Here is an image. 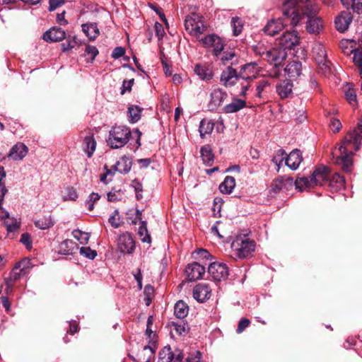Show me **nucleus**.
<instances>
[{
    "label": "nucleus",
    "mask_w": 362,
    "mask_h": 362,
    "mask_svg": "<svg viewBox=\"0 0 362 362\" xmlns=\"http://www.w3.org/2000/svg\"><path fill=\"white\" fill-rule=\"evenodd\" d=\"M281 10L292 25L306 23L309 33L317 34L322 28V19L317 16V8L308 0H283Z\"/></svg>",
    "instance_id": "f257e3e1"
},
{
    "label": "nucleus",
    "mask_w": 362,
    "mask_h": 362,
    "mask_svg": "<svg viewBox=\"0 0 362 362\" xmlns=\"http://www.w3.org/2000/svg\"><path fill=\"white\" fill-rule=\"evenodd\" d=\"M330 172L329 168L321 165L315 168L312 175L308 177H299L295 182V186L300 191L306 188L314 187L315 186H324L327 185L329 180Z\"/></svg>",
    "instance_id": "f03ea898"
},
{
    "label": "nucleus",
    "mask_w": 362,
    "mask_h": 362,
    "mask_svg": "<svg viewBox=\"0 0 362 362\" xmlns=\"http://www.w3.org/2000/svg\"><path fill=\"white\" fill-rule=\"evenodd\" d=\"M255 243L247 236H237L231 243L232 255L235 259H245L255 251Z\"/></svg>",
    "instance_id": "7ed1b4c3"
},
{
    "label": "nucleus",
    "mask_w": 362,
    "mask_h": 362,
    "mask_svg": "<svg viewBox=\"0 0 362 362\" xmlns=\"http://www.w3.org/2000/svg\"><path fill=\"white\" fill-rule=\"evenodd\" d=\"M132 132L127 126H115L109 132L107 145L114 149L119 148L125 146L131 137Z\"/></svg>",
    "instance_id": "20e7f679"
},
{
    "label": "nucleus",
    "mask_w": 362,
    "mask_h": 362,
    "mask_svg": "<svg viewBox=\"0 0 362 362\" xmlns=\"http://www.w3.org/2000/svg\"><path fill=\"white\" fill-rule=\"evenodd\" d=\"M299 43L300 36L296 30H286L276 40V44L285 52L293 49Z\"/></svg>",
    "instance_id": "39448f33"
},
{
    "label": "nucleus",
    "mask_w": 362,
    "mask_h": 362,
    "mask_svg": "<svg viewBox=\"0 0 362 362\" xmlns=\"http://www.w3.org/2000/svg\"><path fill=\"white\" fill-rule=\"evenodd\" d=\"M208 272L214 281L226 280L229 274L228 268L224 263L213 262L208 267Z\"/></svg>",
    "instance_id": "423d86ee"
},
{
    "label": "nucleus",
    "mask_w": 362,
    "mask_h": 362,
    "mask_svg": "<svg viewBox=\"0 0 362 362\" xmlns=\"http://www.w3.org/2000/svg\"><path fill=\"white\" fill-rule=\"evenodd\" d=\"M261 66L256 62L247 63L241 66L239 76L241 79L254 80L261 71Z\"/></svg>",
    "instance_id": "0eeeda50"
},
{
    "label": "nucleus",
    "mask_w": 362,
    "mask_h": 362,
    "mask_svg": "<svg viewBox=\"0 0 362 362\" xmlns=\"http://www.w3.org/2000/svg\"><path fill=\"white\" fill-rule=\"evenodd\" d=\"M118 250L124 254H132L135 250V242L131 233L120 235L117 240Z\"/></svg>",
    "instance_id": "6e6552de"
},
{
    "label": "nucleus",
    "mask_w": 362,
    "mask_h": 362,
    "mask_svg": "<svg viewBox=\"0 0 362 362\" xmlns=\"http://www.w3.org/2000/svg\"><path fill=\"white\" fill-rule=\"evenodd\" d=\"M287 53L279 48H272L265 52V58L269 64H273L274 66H278L286 59Z\"/></svg>",
    "instance_id": "1a4fd4ad"
},
{
    "label": "nucleus",
    "mask_w": 362,
    "mask_h": 362,
    "mask_svg": "<svg viewBox=\"0 0 362 362\" xmlns=\"http://www.w3.org/2000/svg\"><path fill=\"white\" fill-rule=\"evenodd\" d=\"M221 81L226 87L233 86L237 82L240 81L239 76V71L238 72L235 69H233L231 66H228L225 70H223L220 77Z\"/></svg>",
    "instance_id": "9d476101"
},
{
    "label": "nucleus",
    "mask_w": 362,
    "mask_h": 362,
    "mask_svg": "<svg viewBox=\"0 0 362 362\" xmlns=\"http://www.w3.org/2000/svg\"><path fill=\"white\" fill-rule=\"evenodd\" d=\"M159 357L163 362H182L184 356L181 350L172 351L170 346H166L160 351Z\"/></svg>",
    "instance_id": "9b49d317"
},
{
    "label": "nucleus",
    "mask_w": 362,
    "mask_h": 362,
    "mask_svg": "<svg viewBox=\"0 0 362 362\" xmlns=\"http://www.w3.org/2000/svg\"><path fill=\"white\" fill-rule=\"evenodd\" d=\"M286 18L291 22V20L284 16V18H274L268 21L264 26V32L270 36H274L281 31L288 22H286Z\"/></svg>",
    "instance_id": "f8f14e48"
},
{
    "label": "nucleus",
    "mask_w": 362,
    "mask_h": 362,
    "mask_svg": "<svg viewBox=\"0 0 362 362\" xmlns=\"http://www.w3.org/2000/svg\"><path fill=\"white\" fill-rule=\"evenodd\" d=\"M185 273L189 281H194L202 278L205 273V267L194 262L187 265Z\"/></svg>",
    "instance_id": "ddd939ff"
},
{
    "label": "nucleus",
    "mask_w": 362,
    "mask_h": 362,
    "mask_svg": "<svg viewBox=\"0 0 362 362\" xmlns=\"http://www.w3.org/2000/svg\"><path fill=\"white\" fill-rule=\"evenodd\" d=\"M211 295V288L209 284L200 283L197 284L193 289L194 298L199 302L203 303L210 298Z\"/></svg>",
    "instance_id": "4468645a"
},
{
    "label": "nucleus",
    "mask_w": 362,
    "mask_h": 362,
    "mask_svg": "<svg viewBox=\"0 0 362 362\" xmlns=\"http://www.w3.org/2000/svg\"><path fill=\"white\" fill-rule=\"evenodd\" d=\"M42 38L49 42H59L66 38V33L61 28L54 26L43 34Z\"/></svg>",
    "instance_id": "2eb2a0df"
},
{
    "label": "nucleus",
    "mask_w": 362,
    "mask_h": 362,
    "mask_svg": "<svg viewBox=\"0 0 362 362\" xmlns=\"http://www.w3.org/2000/svg\"><path fill=\"white\" fill-rule=\"evenodd\" d=\"M353 16L349 11H342L335 19V25L338 31L346 30L352 21Z\"/></svg>",
    "instance_id": "dca6fc26"
},
{
    "label": "nucleus",
    "mask_w": 362,
    "mask_h": 362,
    "mask_svg": "<svg viewBox=\"0 0 362 362\" xmlns=\"http://www.w3.org/2000/svg\"><path fill=\"white\" fill-rule=\"evenodd\" d=\"M28 152V148L21 142L15 144L10 150L8 157L13 160L23 159Z\"/></svg>",
    "instance_id": "f3484780"
},
{
    "label": "nucleus",
    "mask_w": 362,
    "mask_h": 362,
    "mask_svg": "<svg viewBox=\"0 0 362 362\" xmlns=\"http://www.w3.org/2000/svg\"><path fill=\"white\" fill-rule=\"evenodd\" d=\"M29 262L23 259L16 264L15 267L9 274L8 277L14 280L16 282L18 281L23 276L25 275L28 272V264Z\"/></svg>",
    "instance_id": "a211bd4d"
},
{
    "label": "nucleus",
    "mask_w": 362,
    "mask_h": 362,
    "mask_svg": "<svg viewBox=\"0 0 362 362\" xmlns=\"http://www.w3.org/2000/svg\"><path fill=\"white\" fill-rule=\"evenodd\" d=\"M303 160L301 152L299 149L293 150L286 156V165L291 170H296Z\"/></svg>",
    "instance_id": "6ab92c4d"
},
{
    "label": "nucleus",
    "mask_w": 362,
    "mask_h": 362,
    "mask_svg": "<svg viewBox=\"0 0 362 362\" xmlns=\"http://www.w3.org/2000/svg\"><path fill=\"white\" fill-rule=\"evenodd\" d=\"M293 83L288 80L281 81L276 86V90L281 99L287 98L292 94Z\"/></svg>",
    "instance_id": "aec40b11"
},
{
    "label": "nucleus",
    "mask_w": 362,
    "mask_h": 362,
    "mask_svg": "<svg viewBox=\"0 0 362 362\" xmlns=\"http://www.w3.org/2000/svg\"><path fill=\"white\" fill-rule=\"evenodd\" d=\"M142 214L139 210L136 211V216L135 220H139L141 221V224L139 228L138 234L141 238V240L144 243H150L151 242V236L148 233L147 230V223L146 221H141Z\"/></svg>",
    "instance_id": "412c9836"
},
{
    "label": "nucleus",
    "mask_w": 362,
    "mask_h": 362,
    "mask_svg": "<svg viewBox=\"0 0 362 362\" xmlns=\"http://www.w3.org/2000/svg\"><path fill=\"white\" fill-rule=\"evenodd\" d=\"M194 71L202 81H209L214 77L212 69L206 65L197 64L194 66Z\"/></svg>",
    "instance_id": "4be33fe9"
},
{
    "label": "nucleus",
    "mask_w": 362,
    "mask_h": 362,
    "mask_svg": "<svg viewBox=\"0 0 362 362\" xmlns=\"http://www.w3.org/2000/svg\"><path fill=\"white\" fill-rule=\"evenodd\" d=\"M132 159L127 156L122 157L113 166L114 171H118L121 174H127L132 169Z\"/></svg>",
    "instance_id": "5701e85b"
},
{
    "label": "nucleus",
    "mask_w": 362,
    "mask_h": 362,
    "mask_svg": "<svg viewBox=\"0 0 362 362\" xmlns=\"http://www.w3.org/2000/svg\"><path fill=\"white\" fill-rule=\"evenodd\" d=\"M272 91V86L269 81L262 79L257 82L255 88V97L264 98Z\"/></svg>",
    "instance_id": "b1692460"
},
{
    "label": "nucleus",
    "mask_w": 362,
    "mask_h": 362,
    "mask_svg": "<svg viewBox=\"0 0 362 362\" xmlns=\"http://www.w3.org/2000/svg\"><path fill=\"white\" fill-rule=\"evenodd\" d=\"M246 107V102L244 100L233 98L232 102L223 108L225 113H235Z\"/></svg>",
    "instance_id": "393cba45"
},
{
    "label": "nucleus",
    "mask_w": 362,
    "mask_h": 362,
    "mask_svg": "<svg viewBox=\"0 0 362 362\" xmlns=\"http://www.w3.org/2000/svg\"><path fill=\"white\" fill-rule=\"evenodd\" d=\"M284 71L289 78H297L301 74L302 64L300 62L296 61L291 62L286 65Z\"/></svg>",
    "instance_id": "a878e982"
},
{
    "label": "nucleus",
    "mask_w": 362,
    "mask_h": 362,
    "mask_svg": "<svg viewBox=\"0 0 362 362\" xmlns=\"http://www.w3.org/2000/svg\"><path fill=\"white\" fill-rule=\"evenodd\" d=\"M83 32L90 40H94L99 35V29L96 23H83L81 25Z\"/></svg>",
    "instance_id": "bb28decb"
},
{
    "label": "nucleus",
    "mask_w": 362,
    "mask_h": 362,
    "mask_svg": "<svg viewBox=\"0 0 362 362\" xmlns=\"http://www.w3.org/2000/svg\"><path fill=\"white\" fill-rule=\"evenodd\" d=\"M228 95L226 92L222 89L217 88H214L211 93L210 103L214 106H220L226 100Z\"/></svg>",
    "instance_id": "cd10ccee"
},
{
    "label": "nucleus",
    "mask_w": 362,
    "mask_h": 362,
    "mask_svg": "<svg viewBox=\"0 0 362 362\" xmlns=\"http://www.w3.org/2000/svg\"><path fill=\"white\" fill-rule=\"evenodd\" d=\"M96 148V141L93 134L85 136L83 142V149L88 158L92 157Z\"/></svg>",
    "instance_id": "c85d7f7f"
},
{
    "label": "nucleus",
    "mask_w": 362,
    "mask_h": 362,
    "mask_svg": "<svg viewBox=\"0 0 362 362\" xmlns=\"http://www.w3.org/2000/svg\"><path fill=\"white\" fill-rule=\"evenodd\" d=\"M78 247L75 242L71 240L66 239L62 241L59 246V252L62 255H69L74 252L75 250H77Z\"/></svg>",
    "instance_id": "c756f323"
},
{
    "label": "nucleus",
    "mask_w": 362,
    "mask_h": 362,
    "mask_svg": "<svg viewBox=\"0 0 362 362\" xmlns=\"http://www.w3.org/2000/svg\"><path fill=\"white\" fill-rule=\"evenodd\" d=\"M200 153L204 164L206 166H211L214 163V155L210 146L205 145L202 146Z\"/></svg>",
    "instance_id": "7c9ffc66"
},
{
    "label": "nucleus",
    "mask_w": 362,
    "mask_h": 362,
    "mask_svg": "<svg viewBox=\"0 0 362 362\" xmlns=\"http://www.w3.org/2000/svg\"><path fill=\"white\" fill-rule=\"evenodd\" d=\"M313 57L316 63L324 62L327 59V52L323 45L315 43L313 47Z\"/></svg>",
    "instance_id": "2f4dec72"
},
{
    "label": "nucleus",
    "mask_w": 362,
    "mask_h": 362,
    "mask_svg": "<svg viewBox=\"0 0 362 362\" xmlns=\"http://www.w3.org/2000/svg\"><path fill=\"white\" fill-rule=\"evenodd\" d=\"M235 187V180L232 176H226L223 182L219 185V190L223 194H229L232 193Z\"/></svg>",
    "instance_id": "473e14b6"
},
{
    "label": "nucleus",
    "mask_w": 362,
    "mask_h": 362,
    "mask_svg": "<svg viewBox=\"0 0 362 362\" xmlns=\"http://www.w3.org/2000/svg\"><path fill=\"white\" fill-rule=\"evenodd\" d=\"M327 185L334 190H339L344 187L345 179L339 173H335L332 176L329 175V180Z\"/></svg>",
    "instance_id": "72a5a7b5"
},
{
    "label": "nucleus",
    "mask_w": 362,
    "mask_h": 362,
    "mask_svg": "<svg viewBox=\"0 0 362 362\" xmlns=\"http://www.w3.org/2000/svg\"><path fill=\"white\" fill-rule=\"evenodd\" d=\"M189 311L188 305L183 301H177L174 307V314L179 319H183L185 317Z\"/></svg>",
    "instance_id": "f704fd0d"
},
{
    "label": "nucleus",
    "mask_w": 362,
    "mask_h": 362,
    "mask_svg": "<svg viewBox=\"0 0 362 362\" xmlns=\"http://www.w3.org/2000/svg\"><path fill=\"white\" fill-rule=\"evenodd\" d=\"M218 60L221 61L222 64L226 65L229 62H230V64H233V61L235 60L237 62L238 58L235 52L234 51H224L221 52V55H218V57H216Z\"/></svg>",
    "instance_id": "c9c22d12"
},
{
    "label": "nucleus",
    "mask_w": 362,
    "mask_h": 362,
    "mask_svg": "<svg viewBox=\"0 0 362 362\" xmlns=\"http://www.w3.org/2000/svg\"><path fill=\"white\" fill-rule=\"evenodd\" d=\"M141 111L142 108L139 106H130L127 111L129 122L132 124L137 122L141 118Z\"/></svg>",
    "instance_id": "e433bc0d"
},
{
    "label": "nucleus",
    "mask_w": 362,
    "mask_h": 362,
    "mask_svg": "<svg viewBox=\"0 0 362 362\" xmlns=\"http://www.w3.org/2000/svg\"><path fill=\"white\" fill-rule=\"evenodd\" d=\"M202 21L201 17L196 14L192 13L191 16H187L185 21V29L189 32H192L193 28Z\"/></svg>",
    "instance_id": "4c0bfd02"
},
{
    "label": "nucleus",
    "mask_w": 362,
    "mask_h": 362,
    "mask_svg": "<svg viewBox=\"0 0 362 362\" xmlns=\"http://www.w3.org/2000/svg\"><path fill=\"white\" fill-rule=\"evenodd\" d=\"M214 127V123L211 120L203 119L199 124V134L201 137H204L206 134H209L212 132Z\"/></svg>",
    "instance_id": "58836bf2"
},
{
    "label": "nucleus",
    "mask_w": 362,
    "mask_h": 362,
    "mask_svg": "<svg viewBox=\"0 0 362 362\" xmlns=\"http://www.w3.org/2000/svg\"><path fill=\"white\" fill-rule=\"evenodd\" d=\"M317 72L325 76H328L332 74V63L327 59L324 62L317 63Z\"/></svg>",
    "instance_id": "ea45409f"
},
{
    "label": "nucleus",
    "mask_w": 362,
    "mask_h": 362,
    "mask_svg": "<svg viewBox=\"0 0 362 362\" xmlns=\"http://www.w3.org/2000/svg\"><path fill=\"white\" fill-rule=\"evenodd\" d=\"M34 223L37 228L42 230L48 229L54 226V221L51 216H44L35 221Z\"/></svg>",
    "instance_id": "a19ab883"
},
{
    "label": "nucleus",
    "mask_w": 362,
    "mask_h": 362,
    "mask_svg": "<svg viewBox=\"0 0 362 362\" xmlns=\"http://www.w3.org/2000/svg\"><path fill=\"white\" fill-rule=\"evenodd\" d=\"M344 95L346 100L351 106L356 107L357 105L356 93L353 87L348 85L347 89L344 90Z\"/></svg>",
    "instance_id": "79ce46f5"
},
{
    "label": "nucleus",
    "mask_w": 362,
    "mask_h": 362,
    "mask_svg": "<svg viewBox=\"0 0 362 362\" xmlns=\"http://www.w3.org/2000/svg\"><path fill=\"white\" fill-rule=\"evenodd\" d=\"M72 235L82 245H86L90 238V233L83 232L79 229H75L72 231Z\"/></svg>",
    "instance_id": "37998d69"
},
{
    "label": "nucleus",
    "mask_w": 362,
    "mask_h": 362,
    "mask_svg": "<svg viewBox=\"0 0 362 362\" xmlns=\"http://www.w3.org/2000/svg\"><path fill=\"white\" fill-rule=\"evenodd\" d=\"M244 23L239 17H233L231 19V26L235 36L239 35L243 28Z\"/></svg>",
    "instance_id": "c03bdc74"
},
{
    "label": "nucleus",
    "mask_w": 362,
    "mask_h": 362,
    "mask_svg": "<svg viewBox=\"0 0 362 362\" xmlns=\"http://www.w3.org/2000/svg\"><path fill=\"white\" fill-rule=\"evenodd\" d=\"M200 42L204 47L209 48L211 47L214 43H218L219 37L215 34L208 35L202 38Z\"/></svg>",
    "instance_id": "a18cd8bd"
},
{
    "label": "nucleus",
    "mask_w": 362,
    "mask_h": 362,
    "mask_svg": "<svg viewBox=\"0 0 362 362\" xmlns=\"http://www.w3.org/2000/svg\"><path fill=\"white\" fill-rule=\"evenodd\" d=\"M341 1L344 5H349L351 4L354 13H362V0H341Z\"/></svg>",
    "instance_id": "49530a36"
},
{
    "label": "nucleus",
    "mask_w": 362,
    "mask_h": 362,
    "mask_svg": "<svg viewBox=\"0 0 362 362\" xmlns=\"http://www.w3.org/2000/svg\"><path fill=\"white\" fill-rule=\"evenodd\" d=\"M77 37L76 36L69 37L65 42H63L62 46V50L64 52H66L78 45Z\"/></svg>",
    "instance_id": "de8ad7c7"
},
{
    "label": "nucleus",
    "mask_w": 362,
    "mask_h": 362,
    "mask_svg": "<svg viewBox=\"0 0 362 362\" xmlns=\"http://www.w3.org/2000/svg\"><path fill=\"white\" fill-rule=\"evenodd\" d=\"M286 152L283 148H280L276 151V156L273 157L272 162L278 166V170L280 165H282L284 160L286 161Z\"/></svg>",
    "instance_id": "09e8293b"
},
{
    "label": "nucleus",
    "mask_w": 362,
    "mask_h": 362,
    "mask_svg": "<svg viewBox=\"0 0 362 362\" xmlns=\"http://www.w3.org/2000/svg\"><path fill=\"white\" fill-rule=\"evenodd\" d=\"M79 252L82 256L91 260L94 259L97 256V252L95 250H92L90 247H80Z\"/></svg>",
    "instance_id": "8fccbe9b"
},
{
    "label": "nucleus",
    "mask_w": 362,
    "mask_h": 362,
    "mask_svg": "<svg viewBox=\"0 0 362 362\" xmlns=\"http://www.w3.org/2000/svg\"><path fill=\"white\" fill-rule=\"evenodd\" d=\"M100 199V195L98 193L92 192L88 199L86 202V206L89 211H92L94 209V204Z\"/></svg>",
    "instance_id": "3c124183"
},
{
    "label": "nucleus",
    "mask_w": 362,
    "mask_h": 362,
    "mask_svg": "<svg viewBox=\"0 0 362 362\" xmlns=\"http://www.w3.org/2000/svg\"><path fill=\"white\" fill-rule=\"evenodd\" d=\"M108 222L115 228H117L120 226L121 222L117 210H115L112 215L109 217Z\"/></svg>",
    "instance_id": "603ef678"
},
{
    "label": "nucleus",
    "mask_w": 362,
    "mask_h": 362,
    "mask_svg": "<svg viewBox=\"0 0 362 362\" xmlns=\"http://www.w3.org/2000/svg\"><path fill=\"white\" fill-rule=\"evenodd\" d=\"M4 224L6 226V230L8 233L18 230L21 226V223L15 218H12L11 223L4 221Z\"/></svg>",
    "instance_id": "864d4df0"
},
{
    "label": "nucleus",
    "mask_w": 362,
    "mask_h": 362,
    "mask_svg": "<svg viewBox=\"0 0 362 362\" xmlns=\"http://www.w3.org/2000/svg\"><path fill=\"white\" fill-rule=\"evenodd\" d=\"M253 81V80H247V79H240V81H238L240 86H241L240 91L239 93V95L240 96L245 97L247 94V91L248 90L249 88L250 87V83Z\"/></svg>",
    "instance_id": "5fc2aeb1"
},
{
    "label": "nucleus",
    "mask_w": 362,
    "mask_h": 362,
    "mask_svg": "<svg viewBox=\"0 0 362 362\" xmlns=\"http://www.w3.org/2000/svg\"><path fill=\"white\" fill-rule=\"evenodd\" d=\"M20 242L25 245L27 250H31L33 247V242L30 235L28 233H24L21 235Z\"/></svg>",
    "instance_id": "6e6d98bb"
},
{
    "label": "nucleus",
    "mask_w": 362,
    "mask_h": 362,
    "mask_svg": "<svg viewBox=\"0 0 362 362\" xmlns=\"http://www.w3.org/2000/svg\"><path fill=\"white\" fill-rule=\"evenodd\" d=\"M173 327L175 332L178 334L180 336H185L186 334H187L189 331L188 326L185 323L178 324L174 322Z\"/></svg>",
    "instance_id": "4d7b16f0"
},
{
    "label": "nucleus",
    "mask_w": 362,
    "mask_h": 362,
    "mask_svg": "<svg viewBox=\"0 0 362 362\" xmlns=\"http://www.w3.org/2000/svg\"><path fill=\"white\" fill-rule=\"evenodd\" d=\"M202 354L199 351H195L194 352L189 354L185 362H202Z\"/></svg>",
    "instance_id": "13d9d810"
},
{
    "label": "nucleus",
    "mask_w": 362,
    "mask_h": 362,
    "mask_svg": "<svg viewBox=\"0 0 362 362\" xmlns=\"http://www.w3.org/2000/svg\"><path fill=\"white\" fill-rule=\"evenodd\" d=\"M85 53L87 55L90 56L91 62H93L96 56L99 54L98 49L96 47L90 45H86V49H85Z\"/></svg>",
    "instance_id": "bf43d9fd"
},
{
    "label": "nucleus",
    "mask_w": 362,
    "mask_h": 362,
    "mask_svg": "<svg viewBox=\"0 0 362 362\" xmlns=\"http://www.w3.org/2000/svg\"><path fill=\"white\" fill-rule=\"evenodd\" d=\"M205 30L206 26L204 22L202 21L194 27V28H193L192 31L189 33L196 37H198L199 35L202 34L205 31Z\"/></svg>",
    "instance_id": "052dcab7"
},
{
    "label": "nucleus",
    "mask_w": 362,
    "mask_h": 362,
    "mask_svg": "<svg viewBox=\"0 0 362 362\" xmlns=\"http://www.w3.org/2000/svg\"><path fill=\"white\" fill-rule=\"evenodd\" d=\"M211 47L214 48L213 52L216 57H218V55H221V52L223 50L224 48V45L222 39L219 37L218 43H214Z\"/></svg>",
    "instance_id": "680f3d73"
},
{
    "label": "nucleus",
    "mask_w": 362,
    "mask_h": 362,
    "mask_svg": "<svg viewBox=\"0 0 362 362\" xmlns=\"http://www.w3.org/2000/svg\"><path fill=\"white\" fill-rule=\"evenodd\" d=\"M329 125L333 132H338L342 127L341 122L335 117L331 118Z\"/></svg>",
    "instance_id": "e2e57ef3"
},
{
    "label": "nucleus",
    "mask_w": 362,
    "mask_h": 362,
    "mask_svg": "<svg viewBox=\"0 0 362 362\" xmlns=\"http://www.w3.org/2000/svg\"><path fill=\"white\" fill-rule=\"evenodd\" d=\"M250 324V321L247 318H242L238 325L236 332L238 333L243 332Z\"/></svg>",
    "instance_id": "0e129e2a"
},
{
    "label": "nucleus",
    "mask_w": 362,
    "mask_h": 362,
    "mask_svg": "<svg viewBox=\"0 0 362 362\" xmlns=\"http://www.w3.org/2000/svg\"><path fill=\"white\" fill-rule=\"evenodd\" d=\"M77 198L78 194L76 190L74 187H68L66 189V195L64 199L75 201Z\"/></svg>",
    "instance_id": "69168bd1"
},
{
    "label": "nucleus",
    "mask_w": 362,
    "mask_h": 362,
    "mask_svg": "<svg viewBox=\"0 0 362 362\" xmlns=\"http://www.w3.org/2000/svg\"><path fill=\"white\" fill-rule=\"evenodd\" d=\"M124 54H125V49L124 47H117L113 49V51L111 54V57L113 59H117L122 57Z\"/></svg>",
    "instance_id": "338daca9"
},
{
    "label": "nucleus",
    "mask_w": 362,
    "mask_h": 362,
    "mask_svg": "<svg viewBox=\"0 0 362 362\" xmlns=\"http://www.w3.org/2000/svg\"><path fill=\"white\" fill-rule=\"evenodd\" d=\"M134 84V79L124 80L121 89V94L124 95L127 90L130 91Z\"/></svg>",
    "instance_id": "774afa93"
}]
</instances>
